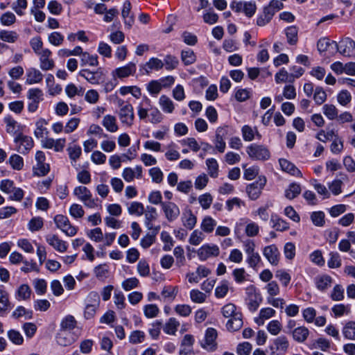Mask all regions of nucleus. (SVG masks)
<instances>
[{"instance_id":"1","label":"nucleus","mask_w":355,"mask_h":355,"mask_svg":"<svg viewBox=\"0 0 355 355\" xmlns=\"http://www.w3.org/2000/svg\"><path fill=\"white\" fill-rule=\"evenodd\" d=\"M236 309V305L233 303H228L221 309L223 315L225 318H230L226 324V327L230 331H236L243 324L242 313Z\"/></svg>"},{"instance_id":"2","label":"nucleus","mask_w":355,"mask_h":355,"mask_svg":"<svg viewBox=\"0 0 355 355\" xmlns=\"http://www.w3.org/2000/svg\"><path fill=\"white\" fill-rule=\"evenodd\" d=\"M73 194L79 200L83 202L84 205L87 207L95 208L98 205V199L92 198L91 191L86 187H76L73 190Z\"/></svg>"},{"instance_id":"3","label":"nucleus","mask_w":355,"mask_h":355,"mask_svg":"<svg viewBox=\"0 0 355 355\" xmlns=\"http://www.w3.org/2000/svg\"><path fill=\"white\" fill-rule=\"evenodd\" d=\"M246 153L254 160L266 161L270 157V150L264 145L252 144L247 147Z\"/></svg>"},{"instance_id":"4","label":"nucleus","mask_w":355,"mask_h":355,"mask_svg":"<svg viewBox=\"0 0 355 355\" xmlns=\"http://www.w3.org/2000/svg\"><path fill=\"white\" fill-rule=\"evenodd\" d=\"M245 303L250 311H256L262 302V297L257 291L254 285H250L245 288Z\"/></svg>"},{"instance_id":"5","label":"nucleus","mask_w":355,"mask_h":355,"mask_svg":"<svg viewBox=\"0 0 355 355\" xmlns=\"http://www.w3.org/2000/svg\"><path fill=\"white\" fill-rule=\"evenodd\" d=\"M78 76L85 78L92 85H99L103 82L105 78V73L101 67L98 68L96 71L83 69L78 72Z\"/></svg>"},{"instance_id":"6","label":"nucleus","mask_w":355,"mask_h":355,"mask_svg":"<svg viewBox=\"0 0 355 355\" xmlns=\"http://www.w3.org/2000/svg\"><path fill=\"white\" fill-rule=\"evenodd\" d=\"M54 222L56 227L69 236H75L78 232V227L72 225L69 218L64 215H56Z\"/></svg>"},{"instance_id":"7","label":"nucleus","mask_w":355,"mask_h":355,"mask_svg":"<svg viewBox=\"0 0 355 355\" xmlns=\"http://www.w3.org/2000/svg\"><path fill=\"white\" fill-rule=\"evenodd\" d=\"M230 8L236 12H244L248 17H252L257 10V5L254 1H236L230 4Z\"/></svg>"},{"instance_id":"8","label":"nucleus","mask_w":355,"mask_h":355,"mask_svg":"<svg viewBox=\"0 0 355 355\" xmlns=\"http://www.w3.org/2000/svg\"><path fill=\"white\" fill-rule=\"evenodd\" d=\"M16 144V150L21 154H26L32 149L34 146V141L32 137L24 135L22 133H18L14 139Z\"/></svg>"},{"instance_id":"9","label":"nucleus","mask_w":355,"mask_h":355,"mask_svg":"<svg viewBox=\"0 0 355 355\" xmlns=\"http://www.w3.org/2000/svg\"><path fill=\"white\" fill-rule=\"evenodd\" d=\"M266 182V177L260 176L255 182L248 184L246 187V192L248 197L252 200H257L261 195Z\"/></svg>"},{"instance_id":"10","label":"nucleus","mask_w":355,"mask_h":355,"mask_svg":"<svg viewBox=\"0 0 355 355\" xmlns=\"http://www.w3.org/2000/svg\"><path fill=\"white\" fill-rule=\"evenodd\" d=\"M217 336V331L215 329L208 328L205 331L204 339L200 341L201 347L207 351H215L217 347L216 342Z\"/></svg>"},{"instance_id":"11","label":"nucleus","mask_w":355,"mask_h":355,"mask_svg":"<svg viewBox=\"0 0 355 355\" xmlns=\"http://www.w3.org/2000/svg\"><path fill=\"white\" fill-rule=\"evenodd\" d=\"M36 166L34 167V173L37 176H44L50 171V166L45 163L46 156L43 151L38 150L35 154Z\"/></svg>"},{"instance_id":"12","label":"nucleus","mask_w":355,"mask_h":355,"mask_svg":"<svg viewBox=\"0 0 355 355\" xmlns=\"http://www.w3.org/2000/svg\"><path fill=\"white\" fill-rule=\"evenodd\" d=\"M334 47L344 56L349 57L355 50V42L349 37L343 39L338 44L332 42Z\"/></svg>"},{"instance_id":"13","label":"nucleus","mask_w":355,"mask_h":355,"mask_svg":"<svg viewBox=\"0 0 355 355\" xmlns=\"http://www.w3.org/2000/svg\"><path fill=\"white\" fill-rule=\"evenodd\" d=\"M162 209L169 222L176 220L180 214L178 206L172 202L162 203Z\"/></svg>"},{"instance_id":"14","label":"nucleus","mask_w":355,"mask_h":355,"mask_svg":"<svg viewBox=\"0 0 355 355\" xmlns=\"http://www.w3.org/2000/svg\"><path fill=\"white\" fill-rule=\"evenodd\" d=\"M220 252L219 248L216 245H203L198 252V256L201 261H205L211 257H218Z\"/></svg>"},{"instance_id":"15","label":"nucleus","mask_w":355,"mask_h":355,"mask_svg":"<svg viewBox=\"0 0 355 355\" xmlns=\"http://www.w3.org/2000/svg\"><path fill=\"white\" fill-rule=\"evenodd\" d=\"M263 254L271 265H278L280 253L275 245L266 246L263 250Z\"/></svg>"},{"instance_id":"16","label":"nucleus","mask_w":355,"mask_h":355,"mask_svg":"<svg viewBox=\"0 0 355 355\" xmlns=\"http://www.w3.org/2000/svg\"><path fill=\"white\" fill-rule=\"evenodd\" d=\"M119 117L123 124L128 127L132 126L135 119L134 109L132 105H126V107H123V108L119 109Z\"/></svg>"},{"instance_id":"17","label":"nucleus","mask_w":355,"mask_h":355,"mask_svg":"<svg viewBox=\"0 0 355 355\" xmlns=\"http://www.w3.org/2000/svg\"><path fill=\"white\" fill-rule=\"evenodd\" d=\"M144 213L145 215V225L146 227L150 230H154L156 234L160 229L159 226L154 227L153 225V221L155 220L157 218V209L153 207L147 206Z\"/></svg>"},{"instance_id":"18","label":"nucleus","mask_w":355,"mask_h":355,"mask_svg":"<svg viewBox=\"0 0 355 355\" xmlns=\"http://www.w3.org/2000/svg\"><path fill=\"white\" fill-rule=\"evenodd\" d=\"M136 69V64L133 62H130L125 66L114 69L112 72V75L114 78H124L133 75Z\"/></svg>"},{"instance_id":"19","label":"nucleus","mask_w":355,"mask_h":355,"mask_svg":"<svg viewBox=\"0 0 355 355\" xmlns=\"http://www.w3.org/2000/svg\"><path fill=\"white\" fill-rule=\"evenodd\" d=\"M289 342L284 336L277 337L273 340L272 345L270 346L271 355H277V352H285L288 349Z\"/></svg>"},{"instance_id":"20","label":"nucleus","mask_w":355,"mask_h":355,"mask_svg":"<svg viewBox=\"0 0 355 355\" xmlns=\"http://www.w3.org/2000/svg\"><path fill=\"white\" fill-rule=\"evenodd\" d=\"M38 55H40V67L43 71H49L54 67V61L49 58L51 55V51L49 49H44Z\"/></svg>"},{"instance_id":"21","label":"nucleus","mask_w":355,"mask_h":355,"mask_svg":"<svg viewBox=\"0 0 355 355\" xmlns=\"http://www.w3.org/2000/svg\"><path fill=\"white\" fill-rule=\"evenodd\" d=\"M46 242L52 246L55 250L60 252H64L67 250V243L66 241L60 239L55 234H49L46 236Z\"/></svg>"},{"instance_id":"22","label":"nucleus","mask_w":355,"mask_h":355,"mask_svg":"<svg viewBox=\"0 0 355 355\" xmlns=\"http://www.w3.org/2000/svg\"><path fill=\"white\" fill-rule=\"evenodd\" d=\"M241 133L243 139L245 141H251L255 138H257L258 139L261 138V135L258 131L257 128H252L248 125H245L242 127Z\"/></svg>"},{"instance_id":"23","label":"nucleus","mask_w":355,"mask_h":355,"mask_svg":"<svg viewBox=\"0 0 355 355\" xmlns=\"http://www.w3.org/2000/svg\"><path fill=\"white\" fill-rule=\"evenodd\" d=\"M56 342L57 343L63 347H67L71 345L74 343L75 339L71 335L70 331H64L60 329L58 333L56 335Z\"/></svg>"},{"instance_id":"24","label":"nucleus","mask_w":355,"mask_h":355,"mask_svg":"<svg viewBox=\"0 0 355 355\" xmlns=\"http://www.w3.org/2000/svg\"><path fill=\"white\" fill-rule=\"evenodd\" d=\"M32 290L31 287L26 284H23L20 285L15 291V298L19 300H30L32 295Z\"/></svg>"},{"instance_id":"25","label":"nucleus","mask_w":355,"mask_h":355,"mask_svg":"<svg viewBox=\"0 0 355 355\" xmlns=\"http://www.w3.org/2000/svg\"><path fill=\"white\" fill-rule=\"evenodd\" d=\"M294 340L297 343H304L309 335V330L304 326L295 328L291 331Z\"/></svg>"},{"instance_id":"26","label":"nucleus","mask_w":355,"mask_h":355,"mask_svg":"<svg viewBox=\"0 0 355 355\" xmlns=\"http://www.w3.org/2000/svg\"><path fill=\"white\" fill-rule=\"evenodd\" d=\"M279 162L284 171L296 177L302 176L301 171L295 166V164L288 160L286 159H279Z\"/></svg>"},{"instance_id":"27","label":"nucleus","mask_w":355,"mask_h":355,"mask_svg":"<svg viewBox=\"0 0 355 355\" xmlns=\"http://www.w3.org/2000/svg\"><path fill=\"white\" fill-rule=\"evenodd\" d=\"M315 283L318 290L324 291L331 287L332 278L327 275H322L315 278Z\"/></svg>"},{"instance_id":"28","label":"nucleus","mask_w":355,"mask_h":355,"mask_svg":"<svg viewBox=\"0 0 355 355\" xmlns=\"http://www.w3.org/2000/svg\"><path fill=\"white\" fill-rule=\"evenodd\" d=\"M102 125L110 132H116L119 130L116 118L111 114H107L103 117Z\"/></svg>"},{"instance_id":"29","label":"nucleus","mask_w":355,"mask_h":355,"mask_svg":"<svg viewBox=\"0 0 355 355\" xmlns=\"http://www.w3.org/2000/svg\"><path fill=\"white\" fill-rule=\"evenodd\" d=\"M275 313L276 311L272 308H263L259 311V317L254 319V322L259 326L263 325L266 320H268L275 316Z\"/></svg>"},{"instance_id":"30","label":"nucleus","mask_w":355,"mask_h":355,"mask_svg":"<svg viewBox=\"0 0 355 355\" xmlns=\"http://www.w3.org/2000/svg\"><path fill=\"white\" fill-rule=\"evenodd\" d=\"M27 78L26 83L28 85H33L40 83L43 79L42 73L35 68H30L27 70Z\"/></svg>"},{"instance_id":"31","label":"nucleus","mask_w":355,"mask_h":355,"mask_svg":"<svg viewBox=\"0 0 355 355\" xmlns=\"http://www.w3.org/2000/svg\"><path fill=\"white\" fill-rule=\"evenodd\" d=\"M47 122L44 119H40L35 123L36 128L34 131V135L37 139H44L48 135L49 131L46 127Z\"/></svg>"},{"instance_id":"32","label":"nucleus","mask_w":355,"mask_h":355,"mask_svg":"<svg viewBox=\"0 0 355 355\" xmlns=\"http://www.w3.org/2000/svg\"><path fill=\"white\" fill-rule=\"evenodd\" d=\"M3 121L6 123V130L8 134L14 135L19 132V125L11 116H5Z\"/></svg>"},{"instance_id":"33","label":"nucleus","mask_w":355,"mask_h":355,"mask_svg":"<svg viewBox=\"0 0 355 355\" xmlns=\"http://www.w3.org/2000/svg\"><path fill=\"white\" fill-rule=\"evenodd\" d=\"M76 326L77 321L75 318L71 315H67L62 319L60 324V329L70 331L74 329Z\"/></svg>"},{"instance_id":"34","label":"nucleus","mask_w":355,"mask_h":355,"mask_svg":"<svg viewBox=\"0 0 355 355\" xmlns=\"http://www.w3.org/2000/svg\"><path fill=\"white\" fill-rule=\"evenodd\" d=\"M159 105L162 111L165 113H172L174 111L175 105L172 100L166 95H162L159 99Z\"/></svg>"},{"instance_id":"35","label":"nucleus","mask_w":355,"mask_h":355,"mask_svg":"<svg viewBox=\"0 0 355 355\" xmlns=\"http://www.w3.org/2000/svg\"><path fill=\"white\" fill-rule=\"evenodd\" d=\"M163 67V61L157 58H151L144 65V69L146 73L148 74L153 70L158 71L162 69Z\"/></svg>"},{"instance_id":"36","label":"nucleus","mask_w":355,"mask_h":355,"mask_svg":"<svg viewBox=\"0 0 355 355\" xmlns=\"http://www.w3.org/2000/svg\"><path fill=\"white\" fill-rule=\"evenodd\" d=\"M298 29L295 26H288L285 29L287 42L290 45H295L298 41Z\"/></svg>"},{"instance_id":"37","label":"nucleus","mask_w":355,"mask_h":355,"mask_svg":"<svg viewBox=\"0 0 355 355\" xmlns=\"http://www.w3.org/2000/svg\"><path fill=\"white\" fill-rule=\"evenodd\" d=\"M214 145L216 149L220 153H224L226 147L225 141L223 139V130L222 128H218L216 132V137L214 139Z\"/></svg>"},{"instance_id":"38","label":"nucleus","mask_w":355,"mask_h":355,"mask_svg":"<svg viewBox=\"0 0 355 355\" xmlns=\"http://www.w3.org/2000/svg\"><path fill=\"white\" fill-rule=\"evenodd\" d=\"M84 92L85 90L82 87H77L73 83H69L65 87V93L70 98H73L76 96H83Z\"/></svg>"},{"instance_id":"39","label":"nucleus","mask_w":355,"mask_h":355,"mask_svg":"<svg viewBox=\"0 0 355 355\" xmlns=\"http://www.w3.org/2000/svg\"><path fill=\"white\" fill-rule=\"evenodd\" d=\"M180 322L175 318H171L163 327L164 331L168 335H175Z\"/></svg>"},{"instance_id":"40","label":"nucleus","mask_w":355,"mask_h":355,"mask_svg":"<svg viewBox=\"0 0 355 355\" xmlns=\"http://www.w3.org/2000/svg\"><path fill=\"white\" fill-rule=\"evenodd\" d=\"M130 10L131 3L129 1H125L123 3L121 15L124 19L125 24L128 25L129 27H130L134 22L133 17L130 16Z\"/></svg>"},{"instance_id":"41","label":"nucleus","mask_w":355,"mask_h":355,"mask_svg":"<svg viewBox=\"0 0 355 355\" xmlns=\"http://www.w3.org/2000/svg\"><path fill=\"white\" fill-rule=\"evenodd\" d=\"M342 331L346 339L355 340V322H347L345 324Z\"/></svg>"},{"instance_id":"42","label":"nucleus","mask_w":355,"mask_h":355,"mask_svg":"<svg viewBox=\"0 0 355 355\" xmlns=\"http://www.w3.org/2000/svg\"><path fill=\"white\" fill-rule=\"evenodd\" d=\"M80 61L82 66L88 64L92 67H96L98 65V55H91L88 52H84Z\"/></svg>"},{"instance_id":"43","label":"nucleus","mask_w":355,"mask_h":355,"mask_svg":"<svg viewBox=\"0 0 355 355\" xmlns=\"http://www.w3.org/2000/svg\"><path fill=\"white\" fill-rule=\"evenodd\" d=\"M8 294L3 286H0V314L5 313L9 306Z\"/></svg>"},{"instance_id":"44","label":"nucleus","mask_w":355,"mask_h":355,"mask_svg":"<svg viewBox=\"0 0 355 355\" xmlns=\"http://www.w3.org/2000/svg\"><path fill=\"white\" fill-rule=\"evenodd\" d=\"M216 221L211 216H205L201 223L200 227L206 233H211L216 226Z\"/></svg>"},{"instance_id":"45","label":"nucleus","mask_w":355,"mask_h":355,"mask_svg":"<svg viewBox=\"0 0 355 355\" xmlns=\"http://www.w3.org/2000/svg\"><path fill=\"white\" fill-rule=\"evenodd\" d=\"M27 98L29 101L40 103L43 100V92L39 88H32L28 91Z\"/></svg>"},{"instance_id":"46","label":"nucleus","mask_w":355,"mask_h":355,"mask_svg":"<svg viewBox=\"0 0 355 355\" xmlns=\"http://www.w3.org/2000/svg\"><path fill=\"white\" fill-rule=\"evenodd\" d=\"M272 223V227L277 231H285L289 228V225L284 220L279 218L277 216H272L270 219Z\"/></svg>"},{"instance_id":"47","label":"nucleus","mask_w":355,"mask_h":355,"mask_svg":"<svg viewBox=\"0 0 355 355\" xmlns=\"http://www.w3.org/2000/svg\"><path fill=\"white\" fill-rule=\"evenodd\" d=\"M206 165L209 175L213 178H217L218 175V164L216 159L214 158L207 159Z\"/></svg>"},{"instance_id":"48","label":"nucleus","mask_w":355,"mask_h":355,"mask_svg":"<svg viewBox=\"0 0 355 355\" xmlns=\"http://www.w3.org/2000/svg\"><path fill=\"white\" fill-rule=\"evenodd\" d=\"M181 59L185 65H190L196 60V56L191 49L183 50L181 52Z\"/></svg>"},{"instance_id":"49","label":"nucleus","mask_w":355,"mask_h":355,"mask_svg":"<svg viewBox=\"0 0 355 355\" xmlns=\"http://www.w3.org/2000/svg\"><path fill=\"white\" fill-rule=\"evenodd\" d=\"M246 255V262L249 266L253 269H256L261 261V258L259 254L257 252L254 251L253 252H250Z\"/></svg>"},{"instance_id":"50","label":"nucleus","mask_w":355,"mask_h":355,"mask_svg":"<svg viewBox=\"0 0 355 355\" xmlns=\"http://www.w3.org/2000/svg\"><path fill=\"white\" fill-rule=\"evenodd\" d=\"M301 192V187L299 184L292 183L289 187L285 191V196L292 200L296 198Z\"/></svg>"},{"instance_id":"51","label":"nucleus","mask_w":355,"mask_h":355,"mask_svg":"<svg viewBox=\"0 0 355 355\" xmlns=\"http://www.w3.org/2000/svg\"><path fill=\"white\" fill-rule=\"evenodd\" d=\"M12 317L16 319L24 317L25 319L28 320L32 318L33 311L25 309L22 306H19L12 312Z\"/></svg>"},{"instance_id":"52","label":"nucleus","mask_w":355,"mask_h":355,"mask_svg":"<svg viewBox=\"0 0 355 355\" xmlns=\"http://www.w3.org/2000/svg\"><path fill=\"white\" fill-rule=\"evenodd\" d=\"M344 148L343 140L338 136H336L331 144L330 145V150L333 154H340Z\"/></svg>"},{"instance_id":"53","label":"nucleus","mask_w":355,"mask_h":355,"mask_svg":"<svg viewBox=\"0 0 355 355\" xmlns=\"http://www.w3.org/2000/svg\"><path fill=\"white\" fill-rule=\"evenodd\" d=\"M324 213L321 211H313L311 214V220L314 225L322 227L325 223Z\"/></svg>"},{"instance_id":"54","label":"nucleus","mask_w":355,"mask_h":355,"mask_svg":"<svg viewBox=\"0 0 355 355\" xmlns=\"http://www.w3.org/2000/svg\"><path fill=\"white\" fill-rule=\"evenodd\" d=\"M324 114L329 119L334 120L337 118L338 111L334 105L325 104L323 107Z\"/></svg>"},{"instance_id":"55","label":"nucleus","mask_w":355,"mask_h":355,"mask_svg":"<svg viewBox=\"0 0 355 355\" xmlns=\"http://www.w3.org/2000/svg\"><path fill=\"white\" fill-rule=\"evenodd\" d=\"M229 290V283L227 280L222 281L215 289V295L217 298L224 297Z\"/></svg>"},{"instance_id":"56","label":"nucleus","mask_w":355,"mask_h":355,"mask_svg":"<svg viewBox=\"0 0 355 355\" xmlns=\"http://www.w3.org/2000/svg\"><path fill=\"white\" fill-rule=\"evenodd\" d=\"M163 62L164 65H165L166 69L171 71L175 69L178 67L179 60L176 57L173 55H167L165 56Z\"/></svg>"},{"instance_id":"57","label":"nucleus","mask_w":355,"mask_h":355,"mask_svg":"<svg viewBox=\"0 0 355 355\" xmlns=\"http://www.w3.org/2000/svg\"><path fill=\"white\" fill-rule=\"evenodd\" d=\"M173 254L176 259V265L181 267L185 263L184 249L181 246H177L173 250Z\"/></svg>"},{"instance_id":"58","label":"nucleus","mask_w":355,"mask_h":355,"mask_svg":"<svg viewBox=\"0 0 355 355\" xmlns=\"http://www.w3.org/2000/svg\"><path fill=\"white\" fill-rule=\"evenodd\" d=\"M144 313L146 318H153L157 316L159 309L156 304H147L144 307Z\"/></svg>"},{"instance_id":"59","label":"nucleus","mask_w":355,"mask_h":355,"mask_svg":"<svg viewBox=\"0 0 355 355\" xmlns=\"http://www.w3.org/2000/svg\"><path fill=\"white\" fill-rule=\"evenodd\" d=\"M0 39L3 42L13 43L18 39V34L15 31H0Z\"/></svg>"},{"instance_id":"60","label":"nucleus","mask_w":355,"mask_h":355,"mask_svg":"<svg viewBox=\"0 0 355 355\" xmlns=\"http://www.w3.org/2000/svg\"><path fill=\"white\" fill-rule=\"evenodd\" d=\"M128 210L130 214L141 216L144 212V207L143 204L141 202H132L128 206Z\"/></svg>"},{"instance_id":"61","label":"nucleus","mask_w":355,"mask_h":355,"mask_svg":"<svg viewBox=\"0 0 355 355\" xmlns=\"http://www.w3.org/2000/svg\"><path fill=\"white\" fill-rule=\"evenodd\" d=\"M196 222L197 218L191 210L188 212V214L182 218L184 226L189 230H192L195 227Z\"/></svg>"},{"instance_id":"62","label":"nucleus","mask_w":355,"mask_h":355,"mask_svg":"<svg viewBox=\"0 0 355 355\" xmlns=\"http://www.w3.org/2000/svg\"><path fill=\"white\" fill-rule=\"evenodd\" d=\"M275 277L277 278L284 286H287L291 280V277L288 272L284 270H278L275 273Z\"/></svg>"},{"instance_id":"63","label":"nucleus","mask_w":355,"mask_h":355,"mask_svg":"<svg viewBox=\"0 0 355 355\" xmlns=\"http://www.w3.org/2000/svg\"><path fill=\"white\" fill-rule=\"evenodd\" d=\"M144 339V332L139 330L133 331L129 336V342L132 344L141 343Z\"/></svg>"},{"instance_id":"64","label":"nucleus","mask_w":355,"mask_h":355,"mask_svg":"<svg viewBox=\"0 0 355 355\" xmlns=\"http://www.w3.org/2000/svg\"><path fill=\"white\" fill-rule=\"evenodd\" d=\"M162 89L161 83L158 80H151L147 85V90L153 96H157Z\"/></svg>"}]
</instances>
